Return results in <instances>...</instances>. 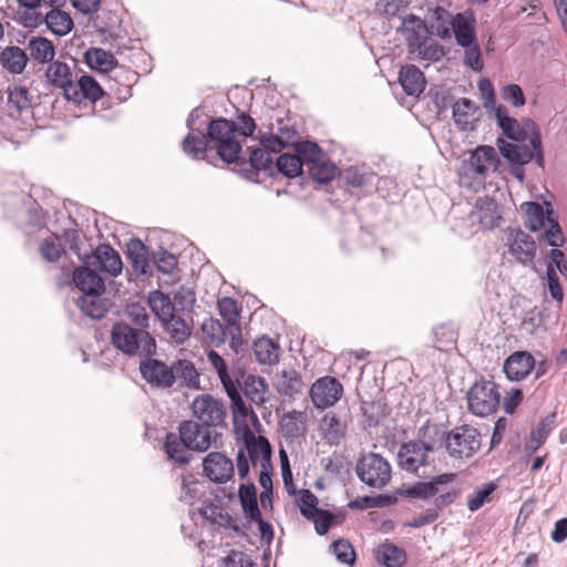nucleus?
<instances>
[{
  "label": "nucleus",
  "mask_w": 567,
  "mask_h": 567,
  "mask_svg": "<svg viewBox=\"0 0 567 567\" xmlns=\"http://www.w3.org/2000/svg\"><path fill=\"white\" fill-rule=\"evenodd\" d=\"M502 173L498 152L491 145H480L470 151L468 158L462 163L460 183L474 190L485 186L486 179Z\"/></svg>",
  "instance_id": "1"
},
{
  "label": "nucleus",
  "mask_w": 567,
  "mask_h": 567,
  "mask_svg": "<svg viewBox=\"0 0 567 567\" xmlns=\"http://www.w3.org/2000/svg\"><path fill=\"white\" fill-rule=\"evenodd\" d=\"M502 132L511 140L517 142L528 141L534 150H537V165L544 167V155L542 148V137L538 125L530 118H524L518 122L508 115L504 105H498L493 114Z\"/></svg>",
  "instance_id": "2"
},
{
  "label": "nucleus",
  "mask_w": 567,
  "mask_h": 567,
  "mask_svg": "<svg viewBox=\"0 0 567 567\" xmlns=\"http://www.w3.org/2000/svg\"><path fill=\"white\" fill-rule=\"evenodd\" d=\"M111 339L116 349L125 354L151 355L156 350L155 339L145 329H134L125 322L113 326Z\"/></svg>",
  "instance_id": "3"
},
{
  "label": "nucleus",
  "mask_w": 567,
  "mask_h": 567,
  "mask_svg": "<svg viewBox=\"0 0 567 567\" xmlns=\"http://www.w3.org/2000/svg\"><path fill=\"white\" fill-rule=\"evenodd\" d=\"M237 127L234 122L219 118L208 126V141L214 143L219 157L226 163L240 159L241 144L236 140Z\"/></svg>",
  "instance_id": "4"
},
{
  "label": "nucleus",
  "mask_w": 567,
  "mask_h": 567,
  "mask_svg": "<svg viewBox=\"0 0 567 567\" xmlns=\"http://www.w3.org/2000/svg\"><path fill=\"white\" fill-rule=\"evenodd\" d=\"M482 437L478 430L472 425L454 427L445 436V449L455 460L471 458L481 449Z\"/></svg>",
  "instance_id": "5"
},
{
  "label": "nucleus",
  "mask_w": 567,
  "mask_h": 567,
  "mask_svg": "<svg viewBox=\"0 0 567 567\" xmlns=\"http://www.w3.org/2000/svg\"><path fill=\"white\" fill-rule=\"evenodd\" d=\"M359 478L373 488H382L391 481V466L389 462L377 453L363 455L355 467Z\"/></svg>",
  "instance_id": "6"
},
{
  "label": "nucleus",
  "mask_w": 567,
  "mask_h": 567,
  "mask_svg": "<svg viewBox=\"0 0 567 567\" xmlns=\"http://www.w3.org/2000/svg\"><path fill=\"white\" fill-rule=\"evenodd\" d=\"M501 394L492 381L475 382L467 392L468 410L477 416H487L499 405Z\"/></svg>",
  "instance_id": "7"
},
{
  "label": "nucleus",
  "mask_w": 567,
  "mask_h": 567,
  "mask_svg": "<svg viewBox=\"0 0 567 567\" xmlns=\"http://www.w3.org/2000/svg\"><path fill=\"white\" fill-rule=\"evenodd\" d=\"M237 470L240 478H245L249 473V461L252 466H270L271 449L268 441L261 436L247 442L244 449L237 453Z\"/></svg>",
  "instance_id": "8"
},
{
  "label": "nucleus",
  "mask_w": 567,
  "mask_h": 567,
  "mask_svg": "<svg viewBox=\"0 0 567 567\" xmlns=\"http://www.w3.org/2000/svg\"><path fill=\"white\" fill-rule=\"evenodd\" d=\"M496 146L499 154L508 163L512 175L519 182H523L525 178L524 165L533 159L537 163V150L529 148L526 145L514 144L503 138H497Z\"/></svg>",
  "instance_id": "9"
},
{
  "label": "nucleus",
  "mask_w": 567,
  "mask_h": 567,
  "mask_svg": "<svg viewBox=\"0 0 567 567\" xmlns=\"http://www.w3.org/2000/svg\"><path fill=\"white\" fill-rule=\"evenodd\" d=\"M502 220V212L495 199L483 196L478 197L468 213V221L480 230H491Z\"/></svg>",
  "instance_id": "10"
},
{
  "label": "nucleus",
  "mask_w": 567,
  "mask_h": 567,
  "mask_svg": "<svg viewBox=\"0 0 567 567\" xmlns=\"http://www.w3.org/2000/svg\"><path fill=\"white\" fill-rule=\"evenodd\" d=\"M194 416L205 427L217 426L225 417L224 404L209 394L198 395L192 403Z\"/></svg>",
  "instance_id": "11"
},
{
  "label": "nucleus",
  "mask_w": 567,
  "mask_h": 567,
  "mask_svg": "<svg viewBox=\"0 0 567 567\" xmlns=\"http://www.w3.org/2000/svg\"><path fill=\"white\" fill-rule=\"evenodd\" d=\"M343 392L342 384L334 378L323 377L318 379L310 389V398L318 409L334 405Z\"/></svg>",
  "instance_id": "12"
},
{
  "label": "nucleus",
  "mask_w": 567,
  "mask_h": 567,
  "mask_svg": "<svg viewBox=\"0 0 567 567\" xmlns=\"http://www.w3.org/2000/svg\"><path fill=\"white\" fill-rule=\"evenodd\" d=\"M455 480V473H444L434 476L430 482H416L409 486H402L398 494L408 498L426 499L437 495L444 485L451 484Z\"/></svg>",
  "instance_id": "13"
},
{
  "label": "nucleus",
  "mask_w": 567,
  "mask_h": 567,
  "mask_svg": "<svg viewBox=\"0 0 567 567\" xmlns=\"http://www.w3.org/2000/svg\"><path fill=\"white\" fill-rule=\"evenodd\" d=\"M507 246L515 259L523 264H532L537 251L535 240L519 228L509 229L507 233Z\"/></svg>",
  "instance_id": "14"
},
{
  "label": "nucleus",
  "mask_w": 567,
  "mask_h": 567,
  "mask_svg": "<svg viewBox=\"0 0 567 567\" xmlns=\"http://www.w3.org/2000/svg\"><path fill=\"white\" fill-rule=\"evenodd\" d=\"M433 446L423 442L410 441L403 444L398 453L399 465L402 470L416 473L427 461V453Z\"/></svg>",
  "instance_id": "15"
},
{
  "label": "nucleus",
  "mask_w": 567,
  "mask_h": 567,
  "mask_svg": "<svg viewBox=\"0 0 567 567\" xmlns=\"http://www.w3.org/2000/svg\"><path fill=\"white\" fill-rule=\"evenodd\" d=\"M140 371L145 381L156 388L167 389L175 382L173 367L171 368L159 360L146 359L141 362Z\"/></svg>",
  "instance_id": "16"
},
{
  "label": "nucleus",
  "mask_w": 567,
  "mask_h": 567,
  "mask_svg": "<svg viewBox=\"0 0 567 567\" xmlns=\"http://www.w3.org/2000/svg\"><path fill=\"white\" fill-rule=\"evenodd\" d=\"M453 120L458 130L464 132H473L477 128L482 118V111L470 99H458L453 104Z\"/></svg>",
  "instance_id": "17"
},
{
  "label": "nucleus",
  "mask_w": 567,
  "mask_h": 567,
  "mask_svg": "<svg viewBox=\"0 0 567 567\" xmlns=\"http://www.w3.org/2000/svg\"><path fill=\"white\" fill-rule=\"evenodd\" d=\"M179 436L187 450L204 452L212 444V431L193 421H184L179 425Z\"/></svg>",
  "instance_id": "18"
},
{
  "label": "nucleus",
  "mask_w": 567,
  "mask_h": 567,
  "mask_svg": "<svg viewBox=\"0 0 567 567\" xmlns=\"http://www.w3.org/2000/svg\"><path fill=\"white\" fill-rule=\"evenodd\" d=\"M205 475L215 483H225L234 475V464L230 458L219 452H212L203 460Z\"/></svg>",
  "instance_id": "19"
},
{
  "label": "nucleus",
  "mask_w": 567,
  "mask_h": 567,
  "mask_svg": "<svg viewBox=\"0 0 567 567\" xmlns=\"http://www.w3.org/2000/svg\"><path fill=\"white\" fill-rule=\"evenodd\" d=\"M534 368V357L527 351H517L505 360L503 370L509 380L520 381L525 379Z\"/></svg>",
  "instance_id": "20"
},
{
  "label": "nucleus",
  "mask_w": 567,
  "mask_h": 567,
  "mask_svg": "<svg viewBox=\"0 0 567 567\" xmlns=\"http://www.w3.org/2000/svg\"><path fill=\"white\" fill-rule=\"evenodd\" d=\"M45 79L50 85L62 90L65 99L68 95L76 96L72 89L73 73L66 63L52 61L45 71Z\"/></svg>",
  "instance_id": "21"
},
{
  "label": "nucleus",
  "mask_w": 567,
  "mask_h": 567,
  "mask_svg": "<svg viewBox=\"0 0 567 567\" xmlns=\"http://www.w3.org/2000/svg\"><path fill=\"white\" fill-rule=\"evenodd\" d=\"M86 264L95 266L101 271L112 276H117L123 267L120 255L109 245H100L93 255L89 257Z\"/></svg>",
  "instance_id": "22"
},
{
  "label": "nucleus",
  "mask_w": 567,
  "mask_h": 567,
  "mask_svg": "<svg viewBox=\"0 0 567 567\" xmlns=\"http://www.w3.org/2000/svg\"><path fill=\"white\" fill-rule=\"evenodd\" d=\"M476 19L472 10H466L454 16L451 34L455 37L458 45H467L476 41Z\"/></svg>",
  "instance_id": "23"
},
{
  "label": "nucleus",
  "mask_w": 567,
  "mask_h": 567,
  "mask_svg": "<svg viewBox=\"0 0 567 567\" xmlns=\"http://www.w3.org/2000/svg\"><path fill=\"white\" fill-rule=\"evenodd\" d=\"M73 282L85 295H102L105 290L104 281L94 270L80 267L73 272Z\"/></svg>",
  "instance_id": "24"
},
{
  "label": "nucleus",
  "mask_w": 567,
  "mask_h": 567,
  "mask_svg": "<svg viewBox=\"0 0 567 567\" xmlns=\"http://www.w3.org/2000/svg\"><path fill=\"white\" fill-rule=\"evenodd\" d=\"M401 32L408 42L409 51L429 38L426 24L414 14H408L402 19Z\"/></svg>",
  "instance_id": "25"
},
{
  "label": "nucleus",
  "mask_w": 567,
  "mask_h": 567,
  "mask_svg": "<svg viewBox=\"0 0 567 567\" xmlns=\"http://www.w3.org/2000/svg\"><path fill=\"white\" fill-rule=\"evenodd\" d=\"M72 86L76 96L68 95L66 100L75 103H81L84 99L97 101L103 96L102 87L90 75H82L79 80H73Z\"/></svg>",
  "instance_id": "26"
},
{
  "label": "nucleus",
  "mask_w": 567,
  "mask_h": 567,
  "mask_svg": "<svg viewBox=\"0 0 567 567\" xmlns=\"http://www.w3.org/2000/svg\"><path fill=\"white\" fill-rule=\"evenodd\" d=\"M399 81L405 93L414 96H419L426 85L424 74L413 64L401 68Z\"/></svg>",
  "instance_id": "27"
},
{
  "label": "nucleus",
  "mask_w": 567,
  "mask_h": 567,
  "mask_svg": "<svg viewBox=\"0 0 567 567\" xmlns=\"http://www.w3.org/2000/svg\"><path fill=\"white\" fill-rule=\"evenodd\" d=\"M28 61L29 58L25 51L17 45L6 47L0 52V64L11 74H21L24 71Z\"/></svg>",
  "instance_id": "28"
},
{
  "label": "nucleus",
  "mask_w": 567,
  "mask_h": 567,
  "mask_svg": "<svg viewBox=\"0 0 567 567\" xmlns=\"http://www.w3.org/2000/svg\"><path fill=\"white\" fill-rule=\"evenodd\" d=\"M347 425L336 414L327 413L320 422L322 439L330 445H338L343 440Z\"/></svg>",
  "instance_id": "29"
},
{
  "label": "nucleus",
  "mask_w": 567,
  "mask_h": 567,
  "mask_svg": "<svg viewBox=\"0 0 567 567\" xmlns=\"http://www.w3.org/2000/svg\"><path fill=\"white\" fill-rule=\"evenodd\" d=\"M520 210L524 214V224L533 233L543 229L546 226L547 205L525 202L520 204Z\"/></svg>",
  "instance_id": "30"
},
{
  "label": "nucleus",
  "mask_w": 567,
  "mask_h": 567,
  "mask_svg": "<svg viewBox=\"0 0 567 567\" xmlns=\"http://www.w3.org/2000/svg\"><path fill=\"white\" fill-rule=\"evenodd\" d=\"M147 302L153 313L158 318L161 323L172 319L175 313V305L169 296L159 290H154L148 293Z\"/></svg>",
  "instance_id": "31"
},
{
  "label": "nucleus",
  "mask_w": 567,
  "mask_h": 567,
  "mask_svg": "<svg viewBox=\"0 0 567 567\" xmlns=\"http://www.w3.org/2000/svg\"><path fill=\"white\" fill-rule=\"evenodd\" d=\"M219 315L228 323V332L231 336L233 342L240 336L239 327V312L237 303L229 297H224L218 301Z\"/></svg>",
  "instance_id": "32"
},
{
  "label": "nucleus",
  "mask_w": 567,
  "mask_h": 567,
  "mask_svg": "<svg viewBox=\"0 0 567 567\" xmlns=\"http://www.w3.org/2000/svg\"><path fill=\"white\" fill-rule=\"evenodd\" d=\"M30 56L38 63L52 62L55 56V48L51 40L43 37H33L28 42Z\"/></svg>",
  "instance_id": "33"
},
{
  "label": "nucleus",
  "mask_w": 567,
  "mask_h": 567,
  "mask_svg": "<svg viewBox=\"0 0 567 567\" xmlns=\"http://www.w3.org/2000/svg\"><path fill=\"white\" fill-rule=\"evenodd\" d=\"M375 559L385 567H402L406 561V554L392 543H383L375 550Z\"/></svg>",
  "instance_id": "34"
},
{
  "label": "nucleus",
  "mask_w": 567,
  "mask_h": 567,
  "mask_svg": "<svg viewBox=\"0 0 567 567\" xmlns=\"http://www.w3.org/2000/svg\"><path fill=\"white\" fill-rule=\"evenodd\" d=\"M85 62L86 64L94 70L100 72H109L113 70L117 61L114 55L100 48H91L85 52Z\"/></svg>",
  "instance_id": "35"
},
{
  "label": "nucleus",
  "mask_w": 567,
  "mask_h": 567,
  "mask_svg": "<svg viewBox=\"0 0 567 567\" xmlns=\"http://www.w3.org/2000/svg\"><path fill=\"white\" fill-rule=\"evenodd\" d=\"M239 499L244 514L249 519H259L260 509L257 502V491L254 484L239 486Z\"/></svg>",
  "instance_id": "36"
},
{
  "label": "nucleus",
  "mask_w": 567,
  "mask_h": 567,
  "mask_svg": "<svg viewBox=\"0 0 567 567\" xmlns=\"http://www.w3.org/2000/svg\"><path fill=\"white\" fill-rule=\"evenodd\" d=\"M44 21L51 32L60 37L68 34L73 28L70 14L58 9L50 10L45 14Z\"/></svg>",
  "instance_id": "37"
},
{
  "label": "nucleus",
  "mask_w": 567,
  "mask_h": 567,
  "mask_svg": "<svg viewBox=\"0 0 567 567\" xmlns=\"http://www.w3.org/2000/svg\"><path fill=\"white\" fill-rule=\"evenodd\" d=\"M306 412L293 410L282 416L280 425L286 435L296 437L306 432Z\"/></svg>",
  "instance_id": "38"
},
{
  "label": "nucleus",
  "mask_w": 567,
  "mask_h": 567,
  "mask_svg": "<svg viewBox=\"0 0 567 567\" xmlns=\"http://www.w3.org/2000/svg\"><path fill=\"white\" fill-rule=\"evenodd\" d=\"M267 384L260 377L248 375L244 382V393L255 405L261 406L266 402Z\"/></svg>",
  "instance_id": "39"
},
{
  "label": "nucleus",
  "mask_w": 567,
  "mask_h": 567,
  "mask_svg": "<svg viewBox=\"0 0 567 567\" xmlns=\"http://www.w3.org/2000/svg\"><path fill=\"white\" fill-rule=\"evenodd\" d=\"M545 204L547 205V229L544 231L543 237L549 246L561 247L565 244V237L561 227L557 218L554 217L551 204L548 202H545Z\"/></svg>",
  "instance_id": "40"
},
{
  "label": "nucleus",
  "mask_w": 567,
  "mask_h": 567,
  "mask_svg": "<svg viewBox=\"0 0 567 567\" xmlns=\"http://www.w3.org/2000/svg\"><path fill=\"white\" fill-rule=\"evenodd\" d=\"M254 353L260 363H275L279 359V347L269 338L261 337L254 342Z\"/></svg>",
  "instance_id": "41"
},
{
  "label": "nucleus",
  "mask_w": 567,
  "mask_h": 567,
  "mask_svg": "<svg viewBox=\"0 0 567 567\" xmlns=\"http://www.w3.org/2000/svg\"><path fill=\"white\" fill-rule=\"evenodd\" d=\"M303 386L305 384L300 374L295 370L284 371L277 380L278 392L287 396H293L300 393Z\"/></svg>",
  "instance_id": "42"
},
{
  "label": "nucleus",
  "mask_w": 567,
  "mask_h": 567,
  "mask_svg": "<svg viewBox=\"0 0 567 567\" xmlns=\"http://www.w3.org/2000/svg\"><path fill=\"white\" fill-rule=\"evenodd\" d=\"M413 60L439 61L444 55L441 44L429 38L409 51Z\"/></svg>",
  "instance_id": "43"
},
{
  "label": "nucleus",
  "mask_w": 567,
  "mask_h": 567,
  "mask_svg": "<svg viewBox=\"0 0 567 567\" xmlns=\"http://www.w3.org/2000/svg\"><path fill=\"white\" fill-rule=\"evenodd\" d=\"M226 392L231 401V411L234 422L236 424L246 425L247 419L249 416L257 419L255 413L246 406L244 400L241 399L239 393V386H230V389H228Z\"/></svg>",
  "instance_id": "44"
},
{
  "label": "nucleus",
  "mask_w": 567,
  "mask_h": 567,
  "mask_svg": "<svg viewBox=\"0 0 567 567\" xmlns=\"http://www.w3.org/2000/svg\"><path fill=\"white\" fill-rule=\"evenodd\" d=\"M127 258L135 270L146 274L148 268V251L140 239H133L127 244Z\"/></svg>",
  "instance_id": "45"
},
{
  "label": "nucleus",
  "mask_w": 567,
  "mask_h": 567,
  "mask_svg": "<svg viewBox=\"0 0 567 567\" xmlns=\"http://www.w3.org/2000/svg\"><path fill=\"white\" fill-rule=\"evenodd\" d=\"M453 18L454 16L442 7L437 6L432 10V28L439 38L443 40L451 38Z\"/></svg>",
  "instance_id": "46"
},
{
  "label": "nucleus",
  "mask_w": 567,
  "mask_h": 567,
  "mask_svg": "<svg viewBox=\"0 0 567 567\" xmlns=\"http://www.w3.org/2000/svg\"><path fill=\"white\" fill-rule=\"evenodd\" d=\"M164 329L169 334L171 339L176 343H183L190 336V326L179 316L175 313L172 319L162 322Z\"/></svg>",
  "instance_id": "47"
},
{
  "label": "nucleus",
  "mask_w": 567,
  "mask_h": 567,
  "mask_svg": "<svg viewBox=\"0 0 567 567\" xmlns=\"http://www.w3.org/2000/svg\"><path fill=\"white\" fill-rule=\"evenodd\" d=\"M175 378L178 377L183 383L190 389H199V373L193 362L177 360L173 365Z\"/></svg>",
  "instance_id": "48"
},
{
  "label": "nucleus",
  "mask_w": 567,
  "mask_h": 567,
  "mask_svg": "<svg viewBox=\"0 0 567 567\" xmlns=\"http://www.w3.org/2000/svg\"><path fill=\"white\" fill-rule=\"evenodd\" d=\"M338 172L339 169L333 163L324 161L322 157L309 166L311 177L320 184L331 182L338 175Z\"/></svg>",
  "instance_id": "49"
},
{
  "label": "nucleus",
  "mask_w": 567,
  "mask_h": 567,
  "mask_svg": "<svg viewBox=\"0 0 567 567\" xmlns=\"http://www.w3.org/2000/svg\"><path fill=\"white\" fill-rule=\"evenodd\" d=\"M165 451L169 458L179 464H187L189 462V453L185 442L174 434H168L164 443Z\"/></svg>",
  "instance_id": "50"
},
{
  "label": "nucleus",
  "mask_w": 567,
  "mask_h": 567,
  "mask_svg": "<svg viewBox=\"0 0 567 567\" xmlns=\"http://www.w3.org/2000/svg\"><path fill=\"white\" fill-rule=\"evenodd\" d=\"M101 295H85L80 297L76 301L81 311L93 319H100L104 316L106 309L99 298Z\"/></svg>",
  "instance_id": "51"
},
{
  "label": "nucleus",
  "mask_w": 567,
  "mask_h": 567,
  "mask_svg": "<svg viewBox=\"0 0 567 567\" xmlns=\"http://www.w3.org/2000/svg\"><path fill=\"white\" fill-rule=\"evenodd\" d=\"M208 361L216 370L225 391L230 386H239V381L229 375L225 360L216 351L208 353Z\"/></svg>",
  "instance_id": "52"
},
{
  "label": "nucleus",
  "mask_w": 567,
  "mask_h": 567,
  "mask_svg": "<svg viewBox=\"0 0 567 567\" xmlns=\"http://www.w3.org/2000/svg\"><path fill=\"white\" fill-rule=\"evenodd\" d=\"M301 157L292 154H281L277 158V168L287 177H296L302 172Z\"/></svg>",
  "instance_id": "53"
},
{
  "label": "nucleus",
  "mask_w": 567,
  "mask_h": 567,
  "mask_svg": "<svg viewBox=\"0 0 567 567\" xmlns=\"http://www.w3.org/2000/svg\"><path fill=\"white\" fill-rule=\"evenodd\" d=\"M202 331L212 343L219 344L226 340L227 333H229L219 320L214 318H207L202 323Z\"/></svg>",
  "instance_id": "54"
},
{
  "label": "nucleus",
  "mask_w": 567,
  "mask_h": 567,
  "mask_svg": "<svg viewBox=\"0 0 567 567\" xmlns=\"http://www.w3.org/2000/svg\"><path fill=\"white\" fill-rule=\"evenodd\" d=\"M406 0H374V12L383 18L391 19L408 7Z\"/></svg>",
  "instance_id": "55"
},
{
  "label": "nucleus",
  "mask_w": 567,
  "mask_h": 567,
  "mask_svg": "<svg viewBox=\"0 0 567 567\" xmlns=\"http://www.w3.org/2000/svg\"><path fill=\"white\" fill-rule=\"evenodd\" d=\"M461 47L464 49V65L471 68L475 72H481L484 68V62L477 40L467 45Z\"/></svg>",
  "instance_id": "56"
},
{
  "label": "nucleus",
  "mask_w": 567,
  "mask_h": 567,
  "mask_svg": "<svg viewBox=\"0 0 567 567\" xmlns=\"http://www.w3.org/2000/svg\"><path fill=\"white\" fill-rule=\"evenodd\" d=\"M208 146V137L205 135L188 134L183 142V150L193 157L203 155Z\"/></svg>",
  "instance_id": "57"
},
{
  "label": "nucleus",
  "mask_w": 567,
  "mask_h": 567,
  "mask_svg": "<svg viewBox=\"0 0 567 567\" xmlns=\"http://www.w3.org/2000/svg\"><path fill=\"white\" fill-rule=\"evenodd\" d=\"M496 489L494 483H488L483 487L476 489L468 496L467 507L471 512L480 509L485 503L489 502L491 494Z\"/></svg>",
  "instance_id": "58"
},
{
  "label": "nucleus",
  "mask_w": 567,
  "mask_h": 567,
  "mask_svg": "<svg viewBox=\"0 0 567 567\" xmlns=\"http://www.w3.org/2000/svg\"><path fill=\"white\" fill-rule=\"evenodd\" d=\"M126 317L132 320L140 329H147L150 316L146 308L138 302H131L125 308Z\"/></svg>",
  "instance_id": "59"
},
{
  "label": "nucleus",
  "mask_w": 567,
  "mask_h": 567,
  "mask_svg": "<svg viewBox=\"0 0 567 567\" xmlns=\"http://www.w3.org/2000/svg\"><path fill=\"white\" fill-rule=\"evenodd\" d=\"M296 152L301 157L302 164L307 163L309 166L322 157L321 148L312 142L298 143Z\"/></svg>",
  "instance_id": "60"
},
{
  "label": "nucleus",
  "mask_w": 567,
  "mask_h": 567,
  "mask_svg": "<svg viewBox=\"0 0 567 567\" xmlns=\"http://www.w3.org/2000/svg\"><path fill=\"white\" fill-rule=\"evenodd\" d=\"M477 87L481 94L483 106L491 113L495 114V110L498 105H496L495 92L492 82L486 78L481 79L477 83Z\"/></svg>",
  "instance_id": "61"
},
{
  "label": "nucleus",
  "mask_w": 567,
  "mask_h": 567,
  "mask_svg": "<svg viewBox=\"0 0 567 567\" xmlns=\"http://www.w3.org/2000/svg\"><path fill=\"white\" fill-rule=\"evenodd\" d=\"M298 505L301 514L307 518L315 517L316 514L319 513L318 499L317 497L308 489H303L300 492L298 497Z\"/></svg>",
  "instance_id": "62"
},
{
  "label": "nucleus",
  "mask_w": 567,
  "mask_h": 567,
  "mask_svg": "<svg viewBox=\"0 0 567 567\" xmlns=\"http://www.w3.org/2000/svg\"><path fill=\"white\" fill-rule=\"evenodd\" d=\"M331 549L338 560H340L343 564H353L355 560V553L353 550L352 545L344 539L336 540L331 545Z\"/></svg>",
  "instance_id": "63"
},
{
  "label": "nucleus",
  "mask_w": 567,
  "mask_h": 567,
  "mask_svg": "<svg viewBox=\"0 0 567 567\" xmlns=\"http://www.w3.org/2000/svg\"><path fill=\"white\" fill-rule=\"evenodd\" d=\"M250 165L257 169H268L272 164L271 154L261 147L252 148L249 156Z\"/></svg>",
  "instance_id": "64"
}]
</instances>
